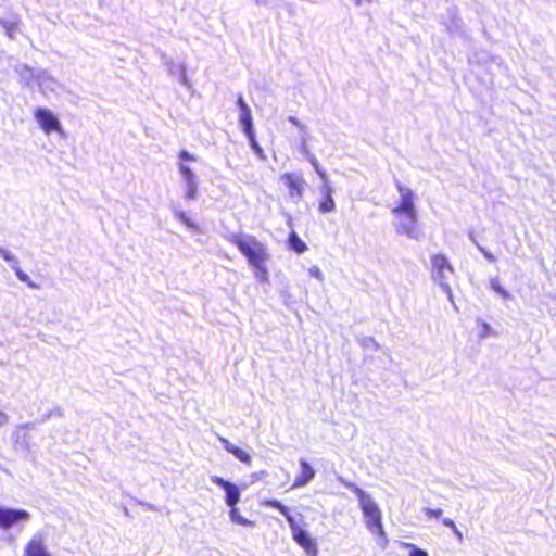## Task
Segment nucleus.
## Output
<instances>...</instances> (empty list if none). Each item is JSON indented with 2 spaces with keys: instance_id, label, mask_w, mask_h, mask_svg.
I'll return each instance as SVG.
<instances>
[{
  "instance_id": "18",
  "label": "nucleus",
  "mask_w": 556,
  "mask_h": 556,
  "mask_svg": "<svg viewBox=\"0 0 556 556\" xmlns=\"http://www.w3.org/2000/svg\"><path fill=\"white\" fill-rule=\"evenodd\" d=\"M179 172L182 175V177L186 180V182L197 181L194 174L192 173L190 167H188L187 165L180 164L179 165Z\"/></svg>"
},
{
  "instance_id": "2",
  "label": "nucleus",
  "mask_w": 556,
  "mask_h": 556,
  "mask_svg": "<svg viewBox=\"0 0 556 556\" xmlns=\"http://www.w3.org/2000/svg\"><path fill=\"white\" fill-rule=\"evenodd\" d=\"M396 189L401 195L400 203L392 208V213L396 216L395 229L400 235H405L412 239L418 238L417 220L418 215L414 204V192L402 185L396 182Z\"/></svg>"
},
{
  "instance_id": "6",
  "label": "nucleus",
  "mask_w": 556,
  "mask_h": 556,
  "mask_svg": "<svg viewBox=\"0 0 556 556\" xmlns=\"http://www.w3.org/2000/svg\"><path fill=\"white\" fill-rule=\"evenodd\" d=\"M281 181L285 184L288 194L291 199L300 200L304 195L306 181L302 175L296 173H285L280 176Z\"/></svg>"
},
{
  "instance_id": "8",
  "label": "nucleus",
  "mask_w": 556,
  "mask_h": 556,
  "mask_svg": "<svg viewBox=\"0 0 556 556\" xmlns=\"http://www.w3.org/2000/svg\"><path fill=\"white\" fill-rule=\"evenodd\" d=\"M333 188L329 179L323 181L320 187V198L318 200V212L320 214H329L336 211L337 204L333 198Z\"/></svg>"
},
{
  "instance_id": "30",
  "label": "nucleus",
  "mask_w": 556,
  "mask_h": 556,
  "mask_svg": "<svg viewBox=\"0 0 556 556\" xmlns=\"http://www.w3.org/2000/svg\"><path fill=\"white\" fill-rule=\"evenodd\" d=\"M454 533H455V535L457 536V539H458L459 541H462V540H463V533H462L457 528H456V532H454Z\"/></svg>"
},
{
  "instance_id": "15",
  "label": "nucleus",
  "mask_w": 556,
  "mask_h": 556,
  "mask_svg": "<svg viewBox=\"0 0 556 556\" xmlns=\"http://www.w3.org/2000/svg\"><path fill=\"white\" fill-rule=\"evenodd\" d=\"M288 245L298 254H302L307 250L306 243L294 231H292L288 237Z\"/></svg>"
},
{
  "instance_id": "12",
  "label": "nucleus",
  "mask_w": 556,
  "mask_h": 556,
  "mask_svg": "<svg viewBox=\"0 0 556 556\" xmlns=\"http://www.w3.org/2000/svg\"><path fill=\"white\" fill-rule=\"evenodd\" d=\"M237 104L240 109V123L245 135L254 132L252 113L243 97L240 94L237 98Z\"/></svg>"
},
{
  "instance_id": "16",
  "label": "nucleus",
  "mask_w": 556,
  "mask_h": 556,
  "mask_svg": "<svg viewBox=\"0 0 556 556\" xmlns=\"http://www.w3.org/2000/svg\"><path fill=\"white\" fill-rule=\"evenodd\" d=\"M20 22L16 21H8V20H0V25L5 29L7 35L10 38H13L17 28H18Z\"/></svg>"
},
{
  "instance_id": "1",
  "label": "nucleus",
  "mask_w": 556,
  "mask_h": 556,
  "mask_svg": "<svg viewBox=\"0 0 556 556\" xmlns=\"http://www.w3.org/2000/svg\"><path fill=\"white\" fill-rule=\"evenodd\" d=\"M229 241L236 245L245 257L256 277L266 279L268 275L266 264L270 258L267 247L253 236L232 235Z\"/></svg>"
},
{
  "instance_id": "11",
  "label": "nucleus",
  "mask_w": 556,
  "mask_h": 556,
  "mask_svg": "<svg viewBox=\"0 0 556 556\" xmlns=\"http://www.w3.org/2000/svg\"><path fill=\"white\" fill-rule=\"evenodd\" d=\"M315 477L314 468L306 459H300V473L295 477L291 488L296 489L306 485Z\"/></svg>"
},
{
  "instance_id": "25",
  "label": "nucleus",
  "mask_w": 556,
  "mask_h": 556,
  "mask_svg": "<svg viewBox=\"0 0 556 556\" xmlns=\"http://www.w3.org/2000/svg\"><path fill=\"white\" fill-rule=\"evenodd\" d=\"M443 525L452 529L453 532H456V525L452 519H444Z\"/></svg>"
},
{
  "instance_id": "3",
  "label": "nucleus",
  "mask_w": 556,
  "mask_h": 556,
  "mask_svg": "<svg viewBox=\"0 0 556 556\" xmlns=\"http://www.w3.org/2000/svg\"><path fill=\"white\" fill-rule=\"evenodd\" d=\"M262 505L264 507L277 509L288 521L292 539L295 543L300 545L308 556H317L318 547L316 541L296 523L294 517L290 513V509L286 505L275 498L264 500Z\"/></svg>"
},
{
  "instance_id": "21",
  "label": "nucleus",
  "mask_w": 556,
  "mask_h": 556,
  "mask_svg": "<svg viewBox=\"0 0 556 556\" xmlns=\"http://www.w3.org/2000/svg\"><path fill=\"white\" fill-rule=\"evenodd\" d=\"M177 217L179 218V220L181 223H184L186 226L190 227V228H194V229H198V225L190 218L187 216L186 213L184 212H180L177 214Z\"/></svg>"
},
{
  "instance_id": "24",
  "label": "nucleus",
  "mask_w": 556,
  "mask_h": 556,
  "mask_svg": "<svg viewBox=\"0 0 556 556\" xmlns=\"http://www.w3.org/2000/svg\"><path fill=\"white\" fill-rule=\"evenodd\" d=\"M179 159L181 161H193L194 160V157L186 150H181L179 152Z\"/></svg>"
},
{
  "instance_id": "23",
  "label": "nucleus",
  "mask_w": 556,
  "mask_h": 556,
  "mask_svg": "<svg viewBox=\"0 0 556 556\" xmlns=\"http://www.w3.org/2000/svg\"><path fill=\"white\" fill-rule=\"evenodd\" d=\"M425 514L429 518H440L442 516L443 511L440 508H437V509L426 508Z\"/></svg>"
},
{
  "instance_id": "17",
  "label": "nucleus",
  "mask_w": 556,
  "mask_h": 556,
  "mask_svg": "<svg viewBox=\"0 0 556 556\" xmlns=\"http://www.w3.org/2000/svg\"><path fill=\"white\" fill-rule=\"evenodd\" d=\"M245 136L248 137L250 146L253 149V151L256 153V155L261 160H265L266 159L265 152H264L263 148L257 143L256 138H255V134L251 132V134H248Z\"/></svg>"
},
{
  "instance_id": "14",
  "label": "nucleus",
  "mask_w": 556,
  "mask_h": 556,
  "mask_svg": "<svg viewBox=\"0 0 556 556\" xmlns=\"http://www.w3.org/2000/svg\"><path fill=\"white\" fill-rule=\"evenodd\" d=\"M219 442L223 444L224 448L227 452L231 453L240 462H242L244 464L251 463V455L245 450L235 446L227 439H225L223 437H219Z\"/></svg>"
},
{
  "instance_id": "31",
  "label": "nucleus",
  "mask_w": 556,
  "mask_h": 556,
  "mask_svg": "<svg viewBox=\"0 0 556 556\" xmlns=\"http://www.w3.org/2000/svg\"><path fill=\"white\" fill-rule=\"evenodd\" d=\"M7 416L4 413L0 412V420H5Z\"/></svg>"
},
{
  "instance_id": "13",
  "label": "nucleus",
  "mask_w": 556,
  "mask_h": 556,
  "mask_svg": "<svg viewBox=\"0 0 556 556\" xmlns=\"http://www.w3.org/2000/svg\"><path fill=\"white\" fill-rule=\"evenodd\" d=\"M23 556H52L48 552L42 536H34L30 541L25 545L24 555Z\"/></svg>"
},
{
  "instance_id": "27",
  "label": "nucleus",
  "mask_w": 556,
  "mask_h": 556,
  "mask_svg": "<svg viewBox=\"0 0 556 556\" xmlns=\"http://www.w3.org/2000/svg\"><path fill=\"white\" fill-rule=\"evenodd\" d=\"M15 274L18 277L20 280H22V281H27L28 280L27 275L24 274L21 269H16Z\"/></svg>"
},
{
  "instance_id": "22",
  "label": "nucleus",
  "mask_w": 556,
  "mask_h": 556,
  "mask_svg": "<svg viewBox=\"0 0 556 556\" xmlns=\"http://www.w3.org/2000/svg\"><path fill=\"white\" fill-rule=\"evenodd\" d=\"M406 546L410 548L409 556H428L426 551L418 548L413 544H406Z\"/></svg>"
},
{
  "instance_id": "26",
  "label": "nucleus",
  "mask_w": 556,
  "mask_h": 556,
  "mask_svg": "<svg viewBox=\"0 0 556 556\" xmlns=\"http://www.w3.org/2000/svg\"><path fill=\"white\" fill-rule=\"evenodd\" d=\"M481 326H482V337H485L492 332L491 328L489 327L488 324L482 323Z\"/></svg>"
},
{
  "instance_id": "20",
  "label": "nucleus",
  "mask_w": 556,
  "mask_h": 556,
  "mask_svg": "<svg viewBox=\"0 0 556 556\" xmlns=\"http://www.w3.org/2000/svg\"><path fill=\"white\" fill-rule=\"evenodd\" d=\"M197 181L187 182V189L185 192V198L188 200L194 199L197 195Z\"/></svg>"
},
{
  "instance_id": "28",
  "label": "nucleus",
  "mask_w": 556,
  "mask_h": 556,
  "mask_svg": "<svg viewBox=\"0 0 556 556\" xmlns=\"http://www.w3.org/2000/svg\"><path fill=\"white\" fill-rule=\"evenodd\" d=\"M493 288L496 292H498L500 294H502L504 298H507L508 294L506 293V291H504L497 283L493 285Z\"/></svg>"
},
{
  "instance_id": "29",
  "label": "nucleus",
  "mask_w": 556,
  "mask_h": 556,
  "mask_svg": "<svg viewBox=\"0 0 556 556\" xmlns=\"http://www.w3.org/2000/svg\"><path fill=\"white\" fill-rule=\"evenodd\" d=\"M0 255H1L4 260H7V261H11V260H13V256H12L9 252H7V251H4V250H2V252H1V254H0Z\"/></svg>"
},
{
  "instance_id": "9",
  "label": "nucleus",
  "mask_w": 556,
  "mask_h": 556,
  "mask_svg": "<svg viewBox=\"0 0 556 556\" xmlns=\"http://www.w3.org/2000/svg\"><path fill=\"white\" fill-rule=\"evenodd\" d=\"M431 273L434 280L439 281L440 283L443 282L446 275L453 271V267L447 261V258L441 254H433L431 256Z\"/></svg>"
},
{
  "instance_id": "10",
  "label": "nucleus",
  "mask_w": 556,
  "mask_h": 556,
  "mask_svg": "<svg viewBox=\"0 0 556 556\" xmlns=\"http://www.w3.org/2000/svg\"><path fill=\"white\" fill-rule=\"evenodd\" d=\"M29 519V514L23 509L0 508V528L9 529L18 521Z\"/></svg>"
},
{
  "instance_id": "19",
  "label": "nucleus",
  "mask_w": 556,
  "mask_h": 556,
  "mask_svg": "<svg viewBox=\"0 0 556 556\" xmlns=\"http://www.w3.org/2000/svg\"><path fill=\"white\" fill-rule=\"evenodd\" d=\"M309 162L313 165V167L316 170V173L318 174V176L320 177V179L323 181L328 180L327 173L321 168V166H320L319 162L317 161V159L315 156H311L309 157Z\"/></svg>"
},
{
  "instance_id": "4",
  "label": "nucleus",
  "mask_w": 556,
  "mask_h": 556,
  "mask_svg": "<svg viewBox=\"0 0 556 556\" xmlns=\"http://www.w3.org/2000/svg\"><path fill=\"white\" fill-rule=\"evenodd\" d=\"M344 485L357 496L368 530L384 535L382 514L371 496L353 482H344Z\"/></svg>"
},
{
  "instance_id": "5",
  "label": "nucleus",
  "mask_w": 556,
  "mask_h": 556,
  "mask_svg": "<svg viewBox=\"0 0 556 556\" xmlns=\"http://www.w3.org/2000/svg\"><path fill=\"white\" fill-rule=\"evenodd\" d=\"M211 480L214 484H216L225 490V493H226L225 501H226V504L230 507L229 515H230L231 521L235 523L241 525V526H245V527H254L255 521L249 520V519L242 517L239 514V510L237 508V504L240 501L239 488L236 484H233L218 476H213L211 478Z\"/></svg>"
},
{
  "instance_id": "7",
  "label": "nucleus",
  "mask_w": 556,
  "mask_h": 556,
  "mask_svg": "<svg viewBox=\"0 0 556 556\" xmlns=\"http://www.w3.org/2000/svg\"><path fill=\"white\" fill-rule=\"evenodd\" d=\"M34 115L40 128L46 134H51L53 131L61 130V126L58 118L48 109L38 108L35 110Z\"/></svg>"
}]
</instances>
